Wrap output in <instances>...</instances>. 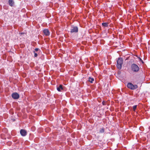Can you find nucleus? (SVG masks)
<instances>
[{"label":"nucleus","instance_id":"17","mask_svg":"<svg viewBox=\"0 0 150 150\" xmlns=\"http://www.w3.org/2000/svg\"><path fill=\"white\" fill-rule=\"evenodd\" d=\"M24 34V33H20V34Z\"/></svg>","mask_w":150,"mask_h":150},{"label":"nucleus","instance_id":"9","mask_svg":"<svg viewBox=\"0 0 150 150\" xmlns=\"http://www.w3.org/2000/svg\"><path fill=\"white\" fill-rule=\"evenodd\" d=\"M62 85H60L59 87L57 88V89L59 91H60L61 90H63Z\"/></svg>","mask_w":150,"mask_h":150},{"label":"nucleus","instance_id":"19","mask_svg":"<svg viewBox=\"0 0 150 150\" xmlns=\"http://www.w3.org/2000/svg\"><path fill=\"white\" fill-rule=\"evenodd\" d=\"M85 111L86 110V109H85Z\"/></svg>","mask_w":150,"mask_h":150},{"label":"nucleus","instance_id":"18","mask_svg":"<svg viewBox=\"0 0 150 150\" xmlns=\"http://www.w3.org/2000/svg\"><path fill=\"white\" fill-rule=\"evenodd\" d=\"M86 67H88V66H87V65H86Z\"/></svg>","mask_w":150,"mask_h":150},{"label":"nucleus","instance_id":"8","mask_svg":"<svg viewBox=\"0 0 150 150\" xmlns=\"http://www.w3.org/2000/svg\"><path fill=\"white\" fill-rule=\"evenodd\" d=\"M9 5L11 6H13L14 4V1L13 0H8Z\"/></svg>","mask_w":150,"mask_h":150},{"label":"nucleus","instance_id":"4","mask_svg":"<svg viewBox=\"0 0 150 150\" xmlns=\"http://www.w3.org/2000/svg\"><path fill=\"white\" fill-rule=\"evenodd\" d=\"M78 28L76 26L72 27L71 29L70 32L71 33H76L78 32Z\"/></svg>","mask_w":150,"mask_h":150},{"label":"nucleus","instance_id":"11","mask_svg":"<svg viewBox=\"0 0 150 150\" xmlns=\"http://www.w3.org/2000/svg\"><path fill=\"white\" fill-rule=\"evenodd\" d=\"M102 25L104 27H107L108 26V23H102Z\"/></svg>","mask_w":150,"mask_h":150},{"label":"nucleus","instance_id":"14","mask_svg":"<svg viewBox=\"0 0 150 150\" xmlns=\"http://www.w3.org/2000/svg\"><path fill=\"white\" fill-rule=\"evenodd\" d=\"M34 57H37L38 56V54L37 53H35V51H34Z\"/></svg>","mask_w":150,"mask_h":150},{"label":"nucleus","instance_id":"13","mask_svg":"<svg viewBox=\"0 0 150 150\" xmlns=\"http://www.w3.org/2000/svg\"><path fill=\"white\" fill-rule=\"evenodd\" d=\"M104 131L105 130L104 128H103L100 129V133H103L104 132Z\"/></svg>","mask_w":150,"mask_h":150},{"label":"nucleus","instance_id":"7","mask_svg":"<svg viewBox=\"0 0 150 150\" xmlns=\"http://www.w3.org/2000/svg\"><path fill=\"white\" fill-rule=\"evenodd\" d=\"M20 133L21 135L23 136H25L26 135L27 132L24 129H21L20 130Z\"/></svg>","mask_w":150,"mask_h":150},{"label":"nucleus","instance_id":"2","mask_svg":"<svg viewBox=\"0 0 150 150\" xmlns=\"http://www.w3.org/2000/svg\"><path fill=\"white\" fill-rule=\"evenodd\" d=\"M131 69L134 72H137L139 70V67L136 64H132L131 66Z\"/></svg>","mask_w":150,"mask_h":150},{"label":"nucleus","instance_id":"6","mask_svg":"<svg viewBox=\"0 0 150 150\" xmlns=\"http://www.w3.org/2000/svg\"><path fill=\"white\" fill-rule=\"evenodd\" d=\"M43 32L44 34L46 36H48L50 35V32L48 29L44 30Z\"/></svg>","mask_w":150,"mask_h":150},{"label":"nucleus","instance_id":"3","mask_svg":"<svg viewBox=\"0 0 150 150\" xmlns=\"http://www.w3.org/2000/svg\"><path fill=\"white\" fill-rule=\"evenodd\" d=\"M127 87L128 88L131 90H134L138 88V86L137 85H133L132 83H128Z\"/></svg>","mask_w":150,"mask_h":150},{"label":"nucleus","instance_id":"12","mask_svg":"<svg viewBox=\"0 0 150 150\" xmlns=\"http://www.w3.org/2000/svg\"><path fill=\"white\" fill-rule=\"evenodd\" d=\"M137 105H135L133 107V110L135 112L136 109L137 108Z\"/></svg>","mask_w":150,"mask_h":150},{"label":"nucleus","instance_id":"10","mask_svg":"<svg viewBox=\"0 0 150 150\" xmlns=\"http://www.w3.org/2000/svg\"><path fill=\"white\" fill-rule=\"evenodd\" d=\"M88 81L91 83H93L94 81V79L93 78H91L89 77L88 78Z\"/></svg>","mask_w":150,"mask_h":150},{"label":"nucleus","instance_id":"16","mask_svg":"<svg viewBox=\"0 0 150 150\" xmlns=\"http://www.w3.org/2000/svg\"><path fill=\"white\" fill-rule=\"evenodd\" d=\"M38 50H39V49L38 48H35V51H38Z\"/></svg>","mask_w":150,"mask_h":150},{"label":"nucleus","instance_id":"1","mask_svg":"<svg viewBox=\"0 0 150 150\" xmlns=\"http://www.w3.org/2000/svg\"><path fill=\"white\" fill-rule=\"evenodd\" d=\"M122 63L123 60L122 58L121 57L119 58L117 61V67L119 69H121Z\"/></svg>","mask_w":150,"mask_h":150},{"label":"nucleus","instance_id":"15","mask_svg":"<svg viewBox=\"0 0 150 150\" xmlns=\"http://www.w3.org/2000/svg\"><path fill=\"white\" fill-rule=\"evenodd\" d=\"M102 104L103 105H106V102L105 101H103L102 102Z\"/></svg>","mask_w":150,"mask_h":150},{"label":"nucleus","instance_id":"5","mask_svg":"<svg viewBox=\"0 0 150 150\" xmlns=\"http://www.w3.org/2000/svg\"><path fill=\"white\" fill-rule=\"evenodd\" d=\"M12 96L14 99H17L19 98V95L17 93H13L12 94Z\"/></svg>","mask_w":150,"mask_h":150}]
</instances>
